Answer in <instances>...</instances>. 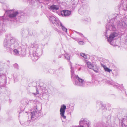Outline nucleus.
Wrapping results in <instances>:
<instances>
[{
  "instance_id": "obj_15",
  "label": "nucleus",
  "mask_w": 127,
  "mask_h": 127,
  "mask_svg": "<svg viewBox=\"0 0 127 127\" xmlns=\"http://www.w3.org/2000/svg\"><path fill=\"white\" fill-rule=\"evenodd\" d=\"M87 65L88 68L91 69L93 68V67L94 66V65L91 63L89 62L87 63Z\"/></svg>"
},
{
  "instance_id": "obj_36",
  "label": "nucleus",
  "mask_w": 127,
  "mask_h": 127,
  "mask_svg": "<svg viewBox=\"0 0 127 127\" xmlns=\"http://www.w3.org/2000/svg\"><path fill=\"white\" fill-rule=\"evenodd\" d=\"M78 127H84L83 126H78Z\"/></svg>"
},
{
  "instance_id": "obj_19",
  "label": "nucleus",
  "mask_w": 127,
  "mask_h": 127,
  "mask_svg": "<svg viewBox=\"0 0 127 127\" xmlns=\"http://www.w3.org/2000/svg\"><path fill=\"white\" fill-rule=\"evenodd\" d=\"M80 55L84 58L86 59H87L88 58V57H89L88 55H85V54L83 53H80Z\"/></svg>"
},
{
  "instance_id": "obj_4",
  "label": "nucleus",
  "mask_w": 127,
  "mask_h": 127,
  "mask_svg": "<svg viewBox=\"0 0 127 127\" xmlns=\"http://www.w3.org/2000/svg\"><path fill=\"white\" fill-rule=\"evenodd\" d=\"M16 40L13 37H7L4 40L3 44L5 48L9 50V51H11V48H10L11 45L14 44L16 42Z\"/></svg>"
},
{
  "instance_id": "obj_21",
  "label": "nucleus",
  "mask_w": 127,
  "mask_h": 127,
  "mask_svg": "<svg viewBox=\"0 0 127 127\" xmlns=\"http://www.w3.org/2000/svg\"><path fill=\"white\" fill-rule=\"evenodd\" d=\"M64 57L67 60H70V57L69 55L68 54H65Z\"/></svg>"
},
{
  "instance_id": "obj_1",
  "label": "nucleus",
  "mask_w": 127,
  "mask_h": 127,
  "mask_svg": "<svg viewBox=\"0 0 127 127\" xmlns=\"http://www.w3.org/2000/svg\"><path fill=\"white\" fill-rule=\"evenodd\" d=\"M117 15L118 14H115L113 15V19L111 20L110 22L108 23L106 25V32L104 33L105 38L107 39V40L108 42L112 45H113L112 41L113 40L114 38L118 35V33L116 32H114L110 34L109 37H108V35H107V31H108V30L110 31H115L116 30L115 26L114 25V23H113L112 22V21L114 19H115V18L116 17Z\"/></svg>"
},
{
  "instance_id": "obj_10",
  "label": "nucleus",
  "mask_w": 127,
  "mask_h": 127,
  "mask_svg": "<svg viewBox=\"0 0 127 127\" xmlns=\"http://www.w3.org/2000/svg\"><path fill=\"white\" fill-rule=\"evenodd\" d=\"M117 25L119 28H123L125 27L126 24L124 22L121 21V22H118Z\"/></svg>"
},
{
  "instance_id": "obj_22",
  "label": "nucleus",
  "mask_w": 127,
  "mask_h": 127,
  "mask_svg": "<svg viewBox=\"0 0 127 127\" xmlns=\"http://www.w3.org/2000/svg\"><path fill=\"white\" fill-rule=\"evenodd\" d=\"M104 69L105 70L108 72H110L112 71V70L109 69L108 68L106 67L104 68Z\"/></svg>"
},
{
  "instance_id": "obj_38",
  "label": "nucleus",
  "mask_w": 127,
  "mask_h": 127,
  "mask_svg": "<svg viewBox=\"0 0 127 127\" xmlns=\"http://www.w3.org/2000/svg\"><path fill=\"white\" fill-rule=\"evenodd\" d=\"M13 76H14H14H16V75H15V76H14V75Z\"/></svg>"
},
{
  "instance_id": "obj_34",
  "label": "nucleus",
  "mask_w": 127,
  "mask_h": 127,
  "mask_svg": "<svg viewBox=\"0 0 127 127\" xmlns=\"http://www.w3.org/2000/svg\"><path fill=\"white\" fill-rule=\"evenodd\" d=\"M125 7H126V8L125 9L126 10H127V4L126 6H126H125Z\"/></svg>"
},
{
  "instance_id": "obj_9",
  "label": "nucleus",
  "mask_w": 127,
  "mask_h": 127,
  "mask_svg": "<svg viewBox=\"0 0 127 127\" xmlns=\"http://www.w3.org/2000/svg\"><path fill=\"white\" fill-rule=\"evenodd\" d=\"M18 14V12H13L12 13L9 15V17L11 19H13V21H15L16 20V17Z\"/></svg>"
},
{
  "instance_id": "obj_35",
  "label": "nucleus",
  "mask_w": 127,
  "mask_h": 127,
  "mask_svg": "<svg viewBox=\"0 0 127 127\" xmlns=\"http://www.w3.org/2000/svg\"><path fill=\"white\" fill-rule=\"evenodd\" d=\"M36 101V100H31V101L34 102L35 101Z\"/></svg>"
},
{
  "instance_id": "obj_32",
  "label": "nucleus",
  "mask_w": 127,
  "mask_h": 127,
  "mask_svg": "<svg viewBox=\"0 0 127 127\" xmlns=\"http://www.w3.org/2000/svg\"><path fill=\"white\" fill-rule=\"evenodd\" d=\"M63 68L61 67L59 68V70H63Z\"/></svg>"
},
{
  "instance_id": "obj_27",
  "label": "nucleus",
  "mask_w": 127,
  "mask_h": 127,
  "mask_svg": "<svg viewBox=\"0 0 127 127\" xmlns=\"http://www.w3.org/2000/svg\"><path fill=\"white\" fill-rule=\"evenodd\" d=\"M75 32L77 33H78L80 35V36L81 37H83V34H82V33H79V32H77L76 31H75Z\"/></svg>"
},
{
  "instance_id": "obj_14",
  "label": "nucleus",
  "mask_w": 127,
  "mask_h": 127,
  "mask_svg": "<svg viewBox=\"0 0 127 127\" xmlns=\"http://www.w3.org/2000/svg\"><path fill=\"white\" fill-rule=\"evenodd\" d=\"M57 26L59 28L61 27L64 31L65 32H67V29L61 22L60 24V25Z\"/></svg>"
},
{
  "instance_id": "obj_12",
  "label": "nucleus",
  "mask_w": 127,
  "mask_h": 127,
  "mask_svg": "<svg viewBox=\"0 0 127 127\" xmlns=\"http://www.w3.org/2000/svg\"><path fill=\"white\" fill-rule=\"evenodd\" d=\"M59 8V7L58 6L54 5H53L51 6L50 7V9L53 11L54 10H58Z\"/></svg>"
},
{
  "instance_id": "obj_8",
  "label": "nucleus",
  "mask_w": 127,
  "mask_h": 127,
  "mask_svg": "<svg viewBox=\"0 0 127 127\" xmlns=\"http://www.w3.org/2000/svg\"><path fill=\"white\" fill-rule=\"evenodd\" d=\"M70 11L68 10H64L61 12V15L63 16H69L70 14Z\"/></svg>"
},
{
  "instance_id": "obj_18",
  "label": "nucleus",
  "mask_w": 127,
  "mask_h": 127,
  "mask_svg": "<svg viewBox=\"0 0 127 127\" xmlns=\"http://www.w3.org/2000/svg\"><path fill=\"white\" fill-rule=\"evenodd\" d=\"M107 83L109 84L113 85L114 87H117V85L115 84V83L112 81H108Z\"/></svg>"
},
{
  "instance_id": "obj_40",
  "label": "nucleus",
  "mask_w": 127,
  "mask_h": 127,
  "mask_svg": "<svg viewBox=\"0 0 127 127\" xmlns=\"http://www.w3.org/2000/svg\"><path fill=\"white\" fill-rule=\"evenodd\" d=\"M80 9H79V10H78V12H79L80 11Z\"/></svg>"
},
{
  "instance_id": "obj_28",
  "label": "nucleus",
  "mask_w": 127,
  "mask_h": 127,
  "mask_svg": "<svg viewBox=\"0 0 127 127\" xmlns=\"http://www.w3.org/2000/svg\"><path fill=\"white\" fill-rule=\"evenodd\" d=\"M33 94L35 96H36L37 95V94H38L39 93L38 92L37 90H36V93H33Z\"/></svg>"
},
{
  "instance_id": "obj_11",
  "label": "nucleus",
  "mask_w": 127,
  "mask_h": 127,
  "mask_svg": "<svg viewBox=\"0 0 127 127\" xmlns=\"http://www.w3.org/2000/svg\"><path fill=\"white\" fill-rule=\"evenodd\" d=\"M122 125L123 127H127V120L123 119L122 121Z\"/></svg>"
},
{
  "instance_id": "obj_7",
  "label": "nucleus",
  "mask_w": 127,
  "mask_h": 127,
  "mask_svg": "<svg viewBox=\"0 0 127 127\" xmlns=\"http://www.w3.org/2000/svg\"><path fill=\"white\" fill-rule=\"evenodd\" d=\"M66 106L63 104L61 106L60 110V114L61 117L64 119H65L66 116L64 115V114L66 109Z\"/></svg>"
},
{
  "instance_id": "obj_26",
  "label": "nucleus",
  "mask_w": 127,
  "mask_h": 127,
  "mask_svg": "<svg viewBox=\"0 0 127 127\" xmlns=\"http://www.w3.org/2000/svg\"><path fill=\"white\" fill-rule=\"evenodd\" d=\"M78 43L80 45H83L84 44V42L83 41H80Z\"/></svg>"
},
{
  "instance_id": "obj_17",
  "label": "nucleus",
  "mask_w": 127,
  "mask_h": 127,
  "mask_svg": "<svg viewBox=\"0 0 127 127\" xmlns=\"http://www.w3.org/2000/svg\"><path fill=\"white\" fill-rule=\"evenodd\" d=\"M93 68H92L93 70L95 72L97 73L98 71V67L96 65L94 66Z\"/></svg>"
},
{
  "instance_id": "obj_6",
  "label": "nucleus",
  "mask_w": 127,
  "mask_h": 127,
  "mask_svg": "<svg viewBox=\"0 0 127 127\" xmlns=\"http://www.w3.org/2000/svg\"><path fill=\"white\" fill-rule=\"evenodd\" d=\"M36 110L34 111L31 113V119L32 120H34L36 119V118L38 117L40 115V113L37 111L38 110L37 108L36 107Z\"/></svg>"
},
{
  "instance_id": "obj_41",
  "label": "nucleus",
  "mask_w": 127,
  "mask_h": 127,
  "mask_svg": "<svg viewBox=\"0 0 127 127\" xmlns=\"http://www.w3.org/2000/svg\"><path fill=\"white\" fill-rule=\"evenodd\" d=\"M57 1H58L59 0H56Z\"/></svg>"
},
{
  "instance_id": "obj_31",
  "label": "nucleus",
  "mask_w": 127,
  "mask_h": 127,
  "mask_svg": "<svg viewBox=\"0 0 127 127\" xmlns=\"http://www.w3.org/2000/svg\"><path fill=\"white\" fill-rule=\"evenodd\" d=\"M73 38L76 41H78L79 40L78 38Z\"/></svg>"
},
{
  "instance_id": "obj_3",
  "label": "nucleus",
  "mask_w": 127,
  "mask_h": 127,
  "mask_svg": "<svg viewBox=\"0 0 127 127\" xmlns=\"http://www.w3.org/2000/svg\"><path fill=\"white\" fill-rule=\"evenodd\" d=\"M32 48L33 52L31 55V58L33 61H36L38 59L39 55L38 52L39 50V47L38 44H34L31 45Z\"/></svg>"
},
{
  "instance_id": "obj_2",
  "label": "nucleus",
  "mask_w": 127,
  "mask_h": 127,
  "mask_svg": "<svg viewBox=\"0 0 127 127\" xmlns=\"http://www.w3.org/2000/svg\"><path fill=\"white\" fill-rule=\"evenodd\" d=\"M70 64L71 68V78H73L75 80H77V81L79 82V84H78L77 82H74L75 85L81 87H84L85 86V82L84 80L79 77L78 75H74V70L73 67L72 66V63L70 62Z\"/></svg>"
},
{
  "instance_id": "obj_20",
  "label": "nucleus",
  "mask_w": 127,
  "mask_h": 127,
  "mask_svg": "<svg viewBox=\"0 0 127 127\" xmlns=\"http://www.w3.org/2000/svg\"><path fill=\"white\" fill-rule=\"evenodd\" d=\"M113 74L115 76H117L118 74V71L117 69H115L113 72Z\"/></svg>"
},
{
  "instance_id": "obj_16",
  "label": "nucleus",
  "mask_w": 127,
  "mask_h": 127,
  "mask_svg": "<svg viewBox=\"0 0 127 127\" xmlns=\"http://www.w3.org/2000/svg\"><path fill=\"white\" fill-rule=\"evenodd\" d=\"M14 54L16 55H19V51L17 49H14L13 52Z\"/></svg>"
},
{
  "instance_id": "obj_13",
  "label": "nucleus",
  "mask_w": 127,
  "mask_h": 127,
  "mask_svg": "<svg viewBox=\"0 0 127 127\" xmlns=\"http://www.w3.org/2000/svg\"><path fill=\"white\" fill-rule=\"evenodd\" d=\"M126 5L125 4H124L122 3H121L118 6L119 9L120 10L124 9V10H126L125 7Z\"/></svg>"
},
{
  "instance_id": "obj_37",
  "label": "nucleus",
  "mask_w": 127,
  "mask_h": 127,
  "mask_svg": "<svg viewBox=\"0 0 127 127\" xmlns=\"http://www.w3.org/2000/svg\"><path fill=\"white\" fill-rule=\"evenodd\" d=\"M13 76H14H14H16V75H15V76H14V75Z\"/></svg>"
},
{
  "instance_id": "obj_5",
  "label": "nucleus",
  "mask_w": 127,
  "mask_h": 127,
  "mask_svg": "<svg viewBox=\"0 0 127 127\" xmlns=\"http://www.w3.org/2000/svg\"><path fill=\"white\" fill-rule=\"evenodd\" d=\"M49 18L50 22L55 25L57 26L60 24V22L58 19L55 16H51L49 17Z\"/></svg>"
},
{
  "instance_id": "obj_23",
  "label": "nucleus",
  "mask_w": 127,
  "mask_h": 127,
  "mask_svg": "<svg viewBox=\"0 0 127 127\" xmlns=\"http://www.w3.org/2000/svg\"><path fill=\"white\" fill-rule=\"evenodd\" d=\"M84 21H85L86 22H91V20L90 18L85 19L84 20Z\"/></svg>"
},
{
  "instance_id": "obj_33",
  "label": "nucleus",
  "mask_w": 127,
  "mask_h": 127,
  "mask_svg": "<svg viewBox=\"0 0 127 127\" xmlns=\"http://www.w3.org/2000/svg\"><path fill=\"white\" fill-rule=\"evenodd\" d=\"M77 82L78 83V84H79V81H77V80H75V82Z\"/></svg>"
},
{
  "instance_id": "obj_25",
  "label": "nucleus",
  "mask_w": 127,
  "mask_h": 127,
  "mask_svg": "<svg viewBox=\"0 0 127 127\" xmlns=\"http://www.w3.org/2000/svg\"><path fill=\"white\" fill-rule=\"evenodd\" d=\"M14 66L15 68H18V65L17 64H15L14 65Z\"/></svg>"
},
{
  "instance_id": "obj_39",
  "label": "nucleus",
  "mask_w": 127,
  "mask_h": 127,
  "mask_svg": "<svg viewBox=\"0 0 127 127\" xmlns=\"http://www.w3.org/2000/svg\"><path fill=\"white\" fill-rule=\"evenodd\" d=\"M47 1H49L50 0H46Z\"/></svg>"
},
{
  "instance_id": "obj_24",
  "label": "nucleus",
  "mask_w": 127,
  "mask_h": 127,
  "mask_svg": "<svg viewBox=\"0 0 127 127\" xmlns=\"http://www.w3.org/2000/svg\"><path fill=\"white\" fill-rule=\"evenodd\" d=\"M85 121V119L83 118L79 122L80 124V125L82 124Z\"/></svg>"
},
{
  "instance_id": "obj_30",
  "label": "nucleus",
  "mask_w": 127,
  "mask_h": 127,
  "mask_svg": "<svg viewBox=\"0 0 127 127\" xmlns=\"http://www.w3.org/2000/svg\"><path fill=\"white\" fill-rule=\"evenodd\" d=\"M101 64V66L104 68V69L105 67H106L105 65H104L102 64Z\"/></svg>"
},
{
  "instance_id": "obj_29",
  "label": "nucleus",
  "mask_w": 127,
  "mask_h": 127,
  "mask_svg": "<svg viewBox=\"0 0 127 127\" xmlns=\"http://www.w3.org/2000/svg\"><path fill=\"white\" fill-rule=\"evenodd\" d=\"M25 45L26 46L25 47H24V46H22V47L24 49H26L27 48V44H25Z\"/></svg>"
}]
</instances>
